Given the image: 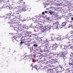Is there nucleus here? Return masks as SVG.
Instances as JSON below:
<instances>
[{"instance_id":"obj_10","label":"nucleus","mask_w":73,"mask_h":73,"mask_svg":"<svg viewBox=\"0 0 73 73\" xmlns=\"http://www.w3.org/2000/svg\"><path fill=\"white\" fill-rule=\"evenodd\" d=\"M58 46L57 44H52L51 47L52 48H57Z\"/></svg>"},{"instance_id":"obj_29","label":"nucleus","mask_w":73,"mask_h":73,"mask_svg":"<svg viewBox=\"0 0 73 73\" xmlns=\"http://www.w3.org/2000/svg\"><path fill=\"white\" fill-rule=\"evenodd\" d=\"M42 15H45V13H44V12H43L42 13Z\"/></svg>"},{"instance_id":"obj_28","label":"nucleus","mask_w":73,"mask_h":73,"mask_svg":"<svg viewBox=\"0 0 73 73\" xmlns=\"http://www.w3.org/2000/svg\"><path fill=\"white\" fill-rule=\"evenodd\" d=\"M53 53H53V52H50L49 53V54H50V55H51V54H53Z\"/></svg>"},{"instance_id":"obj_12","label":"nucleus","mask_w":73,"mask_h":73,"mask_svg":"<svg viewBox=\"0 0 73 73\" xmlns=\"http://www.w3.org/2000/svg\"><path fill=\"white\" fill-rule=\"evenodd\" d=\"M22 9L23 11L25 12V11H27V10H28V8H27V7L26 6L25 7L23 8Z\"/></svg>"},{"instance_id":"obj_27","label":"nucleus","mask_w":73,"mask_h":73,"mask_svg":"<svg viewBox=\"0 0 73 73\" xmlns=\"http://www.w3.org/2000/svg\"><path fill=\"white\" fill-rule=\"evenodd\" d=\"M38 21L36 20V21H35V23H38Z\"/></svg>"},{"instance_id":"obj_37","label":"nucleus","mask_w":73,"mask_h":73,"mask_svg":"<svg viewBox=\"0 0 73 73\" xmlns=\"http://www.w3.org/2000/svg\"><path fill=\"white\" fill-rule=\"evenodd\" d=\"M13 23H12V25H13Z\"/></svg>"},{"instance_id":"obj_35","label":"nucleus","mask_w":73,"mask_h":73,"mask_svg":"<svg viewBox=\"0 0 73 73\" xmlns=\"http://www.w3.org/2000/svg\"><path fill=\"white\" fill-rule=\"evenodd\" d=\"M73 33V32L71 33V34H72Z\"/></svg>"},{"instance_id":"obj_2","label":"nucleus","mask_w":73,"mask_h":73,"mask_svg":"<svg viewBox=\"0 0 73 73\" xmlns=\"http://www.w3.org/2000/svg\"><path fill=\"white\" fill-rule=\"evenodd\" d=\"M68 54V52L66 50H65L64 51H62L60 53L61 56H60V57H62V58L63 59L64 61L65 60V58H66V56L65 55H66Z\"/></svg>"},{"instance_id":"obj_22","label":"nucleus","mask_w":73,"mask_h":73,"mask_svg":"<svg viewBox=\"0 0 73 73\" xmlns=\"http://www.w3.org/2000/svg\"><path fill=\"white\" fill-rule=\"evenodd\" d=\"M49 13H50V14H53V13H54L55 12H54V11L52 12H50V11H49Z\"/></svg>"},{"instance_id":"obj_30","label":"nucleus","mask_w":73,"mask_h":73,"mask_svg":"<svg viewBox=\"0 0 73 73\" xmlns=\"http://www.w3.org/2000/svg\"><path fill=\"white\" fill-rule=\"evenodd\" d=\"M71 20H73V17H71Z\"/></svg>"},{"instance_id":"obj_3","label":"nucleus","mask_w":73,"mask_h":73,"mask_svg":"<svg viewBox=\"0 0 73 73\" xmlns=\"http://www.w3.org/2000/svg\"><path fill=\"white\" fill-rule=\"evenodd\" d=\"M54 39L55 40H56V41H62V40H63L64 38L62 37H61V36L57 35L56 37L54 38Z\"/></svg>"},{"instance_id":"obj_21","label":"nucleus","mask_w":73,"mask_h":73,"mask_svg":"<svg viewBox=\"0 0 73 73\" xmlns=\"http://www.w3.org/2000/svg\"><path fill=\"white\" fill-rule=\"evenodd\" d=\"M50 39L51 41H54V39L52 37H51Z\"/></svg>"},{"instance_id":"obj_39","label":"nucleus","mask_w":73,"mask_h":73,"mask_svg":"<svg viewBox=\"0 0 73 73\" xmlns=\"http://www.w3.org/2000/svg\"><path fill=\"white\" fill-rule=\"evenodd\" d=\"M25 9H26V8H25Z\"/></svg>"},{"instance_id":"obj_32","label":"nucleus","mask_w":73,"mask_h":73,"mask_svg":"<svg viewBox=\"0 0 73 73\" xmlns=\"http://www.w3.org/2000/svg\"><path fill=\"white\" fill-rule=\"evenodd\" d=\"M23 42H21L20 43V44H23Z\"/></svg>"},{"instance_id":"obj_26","label":"nucleus","mask_w":73,"mask_h":73,"mask_svg":"<svg viewBox=\"0 0 73 73\" xmlns=\"http://www.w3.org/2000/svg\"><path fill=\"white\" fill-rule=\"evenodd\" d=\"M34 46H35V47H36L38 46L36 44H34Z\"/></svg>"},{"instance_id":"obj_16","label":"nucleus","mask_w":73,"mask_h":73,"mask_svg":"<svg viewBox=\"0 0 73 73\" xmlns=\"http://www.w3.org/2000/svg\"><path fill=\"white\" fill-rule=\"evenodd\" d=\"M44 42H45V44L47 43L49 44V41L48 40V39H46L44 40Z\"/></svg>"},{"instance_id":"obj_8","label":"nucleus","mask_w":73,"mask_h":73,"mask_svg":"<svg viewBox=\"0 0 73 73\" xmlns=\"http://www.w3.org/2000/svg\"><path fill=\"white\" fill-rule=\"evenodd\" d=\"M38 25L39 26V29H41L42 28H43V25H42V24H40V23H38Z\"/></svg>"},{"instance_id":"obj_4","label":"nucleus","mask_w":73,"mask_h":73,"mask_svg":"<svg viewBox=\"0 0 73 73\" xmlns=\"http://www.w3.org/2000/svg\"><path fill=\"white\" fill-rule=\"evenodd\" d=\"M58 22L56 21L54 23H53L52 25V27L54 29H58Z\"/></svg>"},{"instance_id":"obj_24","label":"nucleus","mask_w":73,"mask_h":73,"mask_svg":"<svg viewBox=\"0 0 73 73\" xmlns=\"http://www.w3.org/2000/svg\"><path fill=\"white\" fill-rule=\"evenodd\" d=\"M21 34H18L17 35V37H21Z\"/></svg>"},{"instance_id":"obj_13","label":"nucleus","mask_w":73,"mask_h":73,"mask_svg":"<svg viewBox=\"0 0 73 73\" xmlns=\"http://www.w3.org/2000/svg\"><path fill=\"white\" fill-rule=\"evenodd\" d=\"M65 25H66V23L64 22L63 23H62V25L61 26H60V28H62V27H65Z\"/></svg>"},{"instance_id":"obj_36","label":"nucleus","mask_w":73,"mask_h":73,"mask_svg":"<svg viewBox=\"0 0 73 73\" xmlns=\"http://www.w3.org/2000/svg\"><path fill=\"white\" fill-rule=\"evenodd\" d=\"M0 3H1V1H0Z\"/></svg>"},{"instance_id":"obj_14","label":"nucleus","mask_w":73,"mask_h":73,"mask_svg":"<svg viewBox=\"0 0 73 73\" xmlns=\"http://www.w3.org/2000/svg\"><path fill=\"white\" fill-rule=\"evenodd\" d=\"M16 14L17 15V17H21V15H20L19 12L18 11L16 12Z\"/></svg>"},{"instance_id":"obj_15","label":"nucleus","mask_w":73,"mask_h":73,"mask_svg":"<svg viewBox=\"0 0 73 73\" xmlns=\"http://www.w3.org/2000/svg\"><path fill=\"white\" fill-rule=\"evenodd\" d=\"M14 31H16L17 32H18L19 31V28H13Z\"/></svg>"},{"instance_id":"obj_25","label":"nucleus","mask_w":73,"mask_h":73,"mask_svg":"<svg viewBox=\"0 0 73 73\" xmlns=\"http://www.w3.org/2000/svg\"><path fill=\"white\" fill-rule=\"evenodd\" d=\"M27 35L28 36H29V32H27V33H26Z\"/></svg>"},{"instance_id":"obj_34","label":"nucleus","mask_w":73,"mask_h":73,"mask_svg":"<svg viewBox=\"0 0 73 73\" xmlns=\"http://www.w3.org/2000/svg\"><path fill=\"white\" fill-rule=\"evenodd\" d=\"M25 3L24 2H23V4H25Z\"/></svg>"},{"instance_id":"obj_7","label":"nucleus","mask_w":73,"mask_h":73,"mask_svg":"<svg viewBox=\"0 0 73 73\" xmlns=\"http://www.w3.org/2000/svg\"><path fill=\"white\" fill-rule=\"evenodd\" d=\"M22 40L23 41V43H24V44H25L27 41H28L27 38V37H22Z\"/></svg>"},{"instance_id":"obj_23","label":"nucleus","mask_w":73,"mask_h":73,"mask_svg":"<svg viewBox=\"0 0 73 73\" xmlns=\"http://www.w3.org/2000/svg\"><path fill=\"white\" fill-rule=\"evenodd\" d=\"M36 61H38V62H40V63H42V61H39V60H36Z\"/></svg>"},{"instance_id":"obj_11","label":"nucleus","mask_w":73,"mask_h":73,"mask_svg":"<svg viewBox=\"0 0 73 73\" xmlns=\"http://www.w3.org/2000/svg\"><path fill=\"white\" fill-rule=\"evenodd\" d=\"M66 46H65L64 45H60V48L62 49H66Z\"/></svg>"},{"instance_id":"obj_31","label":"nucleus","mask_w":73,"mask_h":73,"mask_svg":"<svg viewBox=\"0 0 73 73\" xmlns=\"http://www.w3.org/2000/svg\"><path fill=\"white\" fill-rule=\"evenodd\" d=\"M45 13H47L48 12V11H44Z\"/></svg>"},{"instance_id":"obj_19","label":"nucleus","mask_w":73,"mask_h":73,"mask_svg":"<svg viewBox=\"0 0 73 73\" xmlns=\"http://www.w3.org/2000/svg\"><path fill=\"white\" fill-rule=\"evenodd\" d=\"M48 72L49 73H52V72H53V70H49L48 71Z\"/></svg>"},{"instance_id":"obj_5","label":"nucleus","mask_w":73,"mask_h":73,"mask_svg":"<svg viewBox=\"0 0 73 73\" xmlns=\"http://www.w3.org/2000/svg\"><path fill=\"white\" fill-rule=\"evenodd\" d=\"M45 47L44 48L45 49H44V52H45V53H48L49 52V50L48 49V48H47V47L49 45H48V44L49 43H45Z\"/></svg>"},{"instance_id":"obj_18","label":"nucleus","mask_w":73,"mask_h":73,"mask_svg":"<svg viewBox=\"0 0 73 73\" xmlns=\"http://www.w3.org/2000/svg\"><path fill=\"white\" fill-rule=\"evenodd\" d=\"M27 41H27L26 42V43H27V42H30V41H31V40H30V39L29 38H27Z\"/></svg>"},{"instance_id":"obj_38","label":"nucleus","mask_w":73,"mask_h":73,"mask_svg":"<svg viewBox=\"0 0 73 73\" xmlns=\"http://www.w3.org/2000/svg\"><path fill=\"white\" fill-rule=\"evenodd\" d=\"M71 48H72V47H71Z\"/></svg>"},{"instance_id":"obj_33","label":"nucleus","mask_w":73,"mask_h":73,"mask_svg":"<svg viewBox=\"0 0 73 73\" xmlns=\"http://www.w3.org/2000/svg\"><path fill=\"white\" fill-rule=\"evenodd\" d=\"M68 72H70V70H69V69L68 70Z\"/></svg>"},{"instance_id":"obj_17","label":"nucleus","mask_w":73,"mask_h":73,"mask_svg":"<svg viewBox=\"0 0 73 73\" xmlns=\"http://www.w3.org/2000/svg\"><path fill=\"white\" fill-rule=\"evenodd\" d=\"M23 1V0H19L18 1V4H20V3H22V2Z\"/></svg>"},{"instance_id":"obj_1","label":"nucleus","mask_w":73,"mask_h":73,"mask_svg":"<svg viewBox=\"0 0 73 73\" xmlns=\"http://www.w3.org/2000/svg\"><path fill=\"white\" fill-rule=\"evenodd\" d=\"M6 17L7 18H9V20L10 21H11V22H8V23H10V24H11V23L12 22L15 21L16 20V18H13V16L11 15V13H8L6 15Z\"/></svg>"},{"instance_id":"obj_6","label":"nucleus","mask_w":73,"mask_h":73,"mask_svg":"<svg viewBox=\"0 0 73 73\" xmlns=\"http://www.w3.org/2000/svg\"><path fill=\"white\" fill-rule=\"evenodd\" d=\"M69 66L71 68H73V59L71 60L68 64Z\"/></svg>"},{"instance_id":"obj_9","label":"nucleus","mask_w":73,"mask_h":73,"mask_svg":"<svg viewBox=\"0 0 73 73\" xmlns=\"http://www.w3.org/2000/svg\"><path fill=\"white\" fill-rule=\"evenodd\" d=\"M40 33H43V32H44V31H46L47 29V28L46 27L43 28L41 29H40Z\"/></svg>"},{"instance_id":"obj_20","label":"nucleus","mask_w":73,"mask_h":73,"mask_svg":"<svg viewBox=\"0 0 73 73\" xmlns=\"http://www.w3.org/2000/svg\"><path fill=\"white\" fill-rule=\"evenodd\" d=\"M54 13H52V15H53V16H55V17H56V16H57V14H55L54 13H55V12Z\"/></svg>"}]
</instances>
